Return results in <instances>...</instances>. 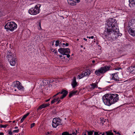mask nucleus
<instances>
[{"instance_id": "nucleus-11", "label": "nucleus", "mask_w": 135, "mask_h": 135, "mask_svg": "<svg viewBox=\"0 0 135 135\" xmlns=\"http://www.w3.org/2000/svg\"><path fill=\"white\" fill-rule=\"evenodd\" d=\"M14 87H17L19 90H24L23 87L22 86L20 82L18 81H16V83L14 86Z\"/></svg>"}, {"instance_id": "nucleus-55", "label": "nucleus", "mask_w": 135, "mask_h": 135, "mask_svg": "<svg viewBox=\"0 0 135 135\" xmlns=\"http://www.w3.org/2000/svg\"><path fill=\"white\" fill-rule=\"evenodd\" d=\"M17 128H18V127H15V129H17Z\"/></svg>"}, {"instance_id": "nucleus-30", "label": "nucleus", "mask_w": 135, "mask_h": 135, "mask_svg": "<svg viewBox=\"0 0 135 135\" xmlns=\"http://www.w3.org/2000/svg\"><path fill=\"white\" fill-rule=\"evenodd\" d=\"M35 125V123H33L32 124H31L30 127L31 128H32V127H34Z\"/></svg>"}, {"instance_id": "nucleus-37", "label": "nucleus", "mask_w": 135, "mask_h": 135, "mask_svg": "<svg viewBox=\"0 0 135 135\" xmlns=\"http://www.w3.org/2000/svg\"><path fill=\"white\" fill-rule=\"evenodd\" d=\"M2 16V12L0 11V17Z\"/></svg>"}, {"instance_id": "nucleus-51", "label": "nucleus", "mask_w": 135, "mask_h": 135, "mask_svg": "<svg viewBox=\"0 0 135 135\" xmlns=\"http://www.w3.org/2000/svg\"><path fill=\"white\" fill-rule=\"evenodd\" d=\"M57 52L56 51H55V52H54L56 54V53H57Z\"/></svg>"}, {"instance_id": "nucleus-4", "label": "nucleus", "mask_w": 135, "mask_h": 135, "mask_svg": "<svg viewBox=\"0 0 135 135\" xmlns=\"http://www.w3.org/2000/svg\"><path fill=\"white\" fill-rule=\"evenodd\" d=\"M7 54V57L10 65L12 66H15L16 63V55H13L10 51H8Z\"/></svg>"}, {"instance_id": "nucleus-63", "label": "nucleus", "mask_w": 135, "mask_h": 135, "mask_svg": "<svg viewBox=\"0 0 135 135\" xmlns=\"http://www.w3.org/2000/svg\"><path fill=\"white\" fill-rule=\"evenodd\" d=\"M69 135H72V134H69Z\"/></svg>"}, {"instance_id": "nucleus-40", "label": "nucleus", "mask_w": 135, "mask_h": 135, "mask_svg": "<svg viewBox=\"0 0 135 135\" xmlns=\"http://www.w3.org/2000/svg\"><path fill=\"white\" fill-rule=\"evenodd\" d=\"M106 134L105 133V132H103V133L102 134V135H105V134Z\"/></svg>"}, {"instance_id": "nucleus-7", "label": "nucleus", "mask_w": 135, "mask_h": 135, "mask_svg": "<svg viewBox=\"0 0 135 135\" xmlns=\"http://www.w3.org/2000/svg\"><path fill=\"white\" fill-rule=\"evenodd\" d=\"M58 51L61 54L63 55H66L68 58L70 57V55L69 54L70 52L69 49L61 48L59 49Z\"/></svg>"}, {"instance_id": "nucleus-32", "label": "nucleus", "mask_w": 135, "mask_h": 135, "mask_svg": "<svg viewBox=\"0 0 135 135\" xmlns=\"http://www.w3.org/2000/svg\"><path fill=\"white\" fill-rule=\"evenodd\" d=\"M19 129H17V130H13V132H14V133H18L19 132Z\"/></svg>"}, {"instance_id": "nucleus-48", "label": "nucleus", "mask_w": 135, "mask_h": 135, "mask_svg": "<svg viewBox=\"0 0 135 135\" xmlns=\"http://www.w3.org/2000/svg\"><path fill=\"white\" fill-rule=\"evenodd\" d=\"M83 39H84V40H85V41H87V39H86V38H83Z\"/></svg>"}, {"instance_id": "nucleus-42", "label": "nucleus", "mask_w": 135, "mask_h": 135, "mask_svg": "<svg viewBox=\"0 0 135 135\" xmlns=\"http://www.w3.org/2000/svg\"><path fill=\"white\" fill-rule=\"evenodd\" d=\"M65 45L66 46H69V44L68 43H66L65 44Z\"/></svg>"}, {"instance_id": "nucleus-5", "label": "nucleus", "mask_w": 135, "mask_h": 135, "mask_svg": "<svg viewBox=\"0 0 135 135\" xmlns=\"http://www.w3.org/2000/svg\"><path fill=\"white\" fill-rule=\"evenodd\" d=\"M110 68V66H107L101 67L98 69L96 70L95 72V73L97 75L99 76L101 74H103L109 70Z\"/></svg>"}, {"instance_id": "nucleus-39", "label": "nucleus", "mask_w": 135, "mask_h": 135, "mask_svg": "<svg viewBox=\"0 0 135 135\" xmlns=\"http://www.w3.org/2000/svg\"><path fill=\"white\" fill-rule=\"evenodd\" d=\"M50 98L49 99H48L46 100H45V102H48L50 100Z\"/></svg>"}, {"instance_id": "nucleus-43", "label": "nucleus", "mask_w": 135, "mask_h": 135, "mask_svg": "<svg viewBox=\"0 0 135 135\" xmlns=\"http://www.w3.org/2000/svg\"><path fill=\"white\" fill-rule=\"evenodd\" d=\"M59 56L60 57V58H61V57H63V56L62 55H59Z\"/></svg>"}, {"instance_id": "nucleus-19", "label": "nucleus", "mask_w": 135, "mask_h": 135, "mask_svg": "<svg viewBox=\"0 0 135 135\" xmlns=\"http://www.w3.org/2000/svg\"><path fill=\"white\" fill-rule=\"evenodd\" d=\"M77 92V91H71L69 94V97L70 98H71L72 96H73Z\"/></svg>"}, {"instance_id": "nucleus-16", "label": "nucleus", "mask_w": 135, "mask_h": 135, "mask_svg": "<svg viewBox=\"0 0 135 135\" xmlns=\"http://www.w3.org/2000/svg\"><path fill=\"white\" fill-rule=\"evenodd\" d=\"M129 6L130 7L135 6V0H129Z\"/></svg>"}, {"instance_id": "nucleus-24", "label": "nucleus", "mask_w": 135, "mask_h": 135, "mask_svg": "<svg viewBox=\"0 0 135 135\" xmlns=\"http://www.w3.org/2000/svg\"><path fill=\"white\" fill-rule=\"evenodd\" d=\"M56 44L55 45L56 47L57 46H59V40H57L55 41Z\"/></svg>"}, {"instance_id": "nucleus-10", "label": "nucleus", "mask_w": 135, "mask_h": 135, "mask_svg": "<svg viewBox=\"0 0 135 135\" xmlns=\"http://www.w3.org/2000/svg\"><path fill=\"white\" fill-rule=\"evenodd\" d=\"M90 74V71L88 70H86L85 71H83L82 74L78 76V78L80 79L84 76H89Z\"/></svg>"}, {"instance_id": "nucleus-2", "label": "nucleus", "mask_w": 135, "mask_h": 135, "mask_svg": "<svg viewBox=\"0 0 135 135\" xmlns=\"http://www.w3.org/2000/svg\"><path fill=\"white\" fill-rule=\"evenodd\" d=\"M118 96L116 94H107L103 96V100L105 105L109 106L119 100Z\"/></svg>"}, {"instance_id": "nucleus-13", "label": "nucleus", "mask_w": 135, "mask_h": 135, "mask_svg": "<svg viewBox=\"0 0 135 135\" xmlns=\"http://www.w3.org/2000/svg\"><path fill=\"white\" fill-rule=\"evenodd\" d=\"M128 32L131 35L135 36V28L130 27L128 29Z\"/></svg>"}, {"instance_id": "nucleus-62", "label": "nucleus", "mask_w": 135, "mask_h": 135, "mask_svg": "<svg viewBox=\"0 0 135 135\" xmlns=\"http://www.w3.org/2000/svg\"><path fill=\"white\" fill-rule=\"evenodd\" d=\"M133 133H135V132H133Z\"/></svg>"}, {"instance_id": "nucleus-38", "label": "nucleus", "mask_w": 135, "mask_h": 135, "mask_svg": "<svg viewBox=\"0 0 135 135\" xmlns=\"http://www.w3.org/2000/svg\"><path fill=\"white\" fill-rule=\"evenodd\" d=\"M120 69H121V68H116L115 69V70H119Z\"/></svg>"}, {"instance_id": "nucleus-34", "label": "nucleus", "mask_w": 135, "mask_h": 135, "mask_svg": "<svg viewBox=\"0 0 135 135\" xmlns=\"http://www.w3.org/2000/svg\"><path fill=\"white\" fill-rule=\"evenodd\" d=\"M24 119H25L22 117L21 120V123H22Z\"/></svg>"}, {"instance_id": "nucleus-60", "label": "nucleus", "mask_w": 135, "mask_h": 135, "mask_svg": "<svg viewBox=\"0 0 135 135\" xmlns=\"http://www.w3.org/2000/svg\"><path fill=\"white\" fill-rule=\"evenodd\" d=\"M114 132L115 133H116V131H114Z\"/></svg>"}, {"instance_id": "nucleus-23", "label": "nucleus", "mask_w": 135, "mask_h": 135, "mask_svg": "<svg viewBox=\"0 0 135 135\" xmlns=\"http://www.w3.org/2000/svg\"><path fill=\"white\" fill-rule=\"evenodd\" d=\"M112 131L105 132L106 135H113V133L111 132Z\"/></svg>"}, {"instance_id": "nucleus-1", "label": "nucleus", "mask_w": 135, "mask_h": 135, "mask_svg": "<svg viewBox=\"0 0 135 135\" xmlns=\"http://www.w3.org/2000/svg\"><path fill=\"white\" fill-rule=\"evenodd\" d=\"M106 22V29L104 32L105 36L109 35L111 34L118 36L119 31L116 19L114 18H109Z\"/></svg>"}, {"instance_id": "nucleus-47", "label": "nucleus", "mask_w": 135, "mask_h": 135, "mask_svg": "<svg viewBox=\"0 0 135 135\" xmlns=\"http://www.w3.org/2000/svg\"><path fill=\"white\" fill-rule=\"evenodd\" d=\"M62 43H61V42H60V41H59V45L61 44L62 45Z\"/></svg>"}, {"instance_id": "nucleus-21", "label": "nucleus", "mask_w": 135, "mask_h": 135, "mask_svg": "<svg viewBox=\"0 0 135 135\" xmlns=\"http://www.w3.org/2000/svg\"><path fill=\"white\" fill-rule=\"evenodd\" d=\"M91 85L92 86L91 88L93 89L98 87L97 84L96 83H92Z\"/></svg>"}, {"instance_id": "nucleus-56", "label": "nucleus", "mask_w": 135, "mask_h": 135, "mask_svg": "<svg viewBox=\"0 0 135 135\" xmlns=\"http://www.w3.org/2000/svg\"><path fill=\"white\" fill-rule=\"evenodd\" d=\"M3 67V66H2V65H0V67H1V68H2Z\"/></svg>"}, {"instance_id": "nucleus-26", "label": "nucleus", "mask_w": 135, "mask_h": 135, "mask_svg": "<svg viewBox=\"0 0 135 135\" xmlns=\"http://www.w3.org/2000/svg\"><path fill=\"white\" fill-rule=\"evenodd\" d=\"M58 97L57 98H56V99L57 100V101H58V102H57V103H60V100H59V99H60V98L59 96H60V95H58Z\"/></svg>"}, {"instance_id": "nucleus-35", "label": "nucleus", "mask_w": 135, "mask_h": 135, "mask_svg": "<svg viewBox=\"0 0 135 135\" xmlns=\"http://www.w3.org/2000/svg\"><path fill=\"white\" fill-rule=\"evenodd\" d=\"M8 133L10 135H12V131H9V132Z\"/></svg>"}, {"instance_id": "nucleus-58", "label": "nucleus", "mask_w": 135, "mask_h": 135, "mask_svg": "<svg viewBox=\"0 0 135 135\" xmlns=\"http://www.w3.org/2000/svg\"><path fill=\"white\" fill-rule=\"evenodd\" d=\"M81 47H83V46L82 45H81Z\"/></svg>"}, {"instance_id": "nucleus-36", "label": "nucleus", "mask_w": 135, "mask_h": 135, "mask_svg": "<svg viewBox=\"0 0 135 135\" xmlns=\"http://www.w3.org/2000/svg\"><path fill=\"white\" fill-rule=\"evenodd\" d=\"M72 133L73 135H76V133L75 132H73Z\"/></svg>"}, {"instance_id": "nucleus-15", "label": "nucleus", "mask_w": 135, "mask_h": 135, "mask_svg": "<svg viewBox=\"0 0 135 135\" xmlns=\"http://www.w3.org/2000/svg\"><path fill=\"white\" fill-rule=\"evenodd\" d=\"M49 105L50 104L49 103L47 104H43L39 106L38 108L37 109V110L38 111L39 109H41L42 108L46 107Z\"/></svg>"}, {"instance_id": "nucleus-14", "label": "nucleus", "mask_w": 135, "mask_h": 135, "mask_svg": "<svg viewBox=\"0 0 135 135\" xmlns=\"http://www.w3.org/2000/svg\"><path fill=\"white\" fill-rule=\"evenodd\" d=\"M71 84L73 88H74L76 86H77L78 83L76 81V78L75 77H73Z\"/></svg>"}, {"instance_id": "nucleus-61", "label": "nucleus", "mask_w": 135, "mask_h": 135, "mask_svg": "<svg viewBox=\"0 0 135 135\" xmlns=\"http://www.w3.org/2000/svg\"><path fill=\"white\" fill-rule=\"evenodd\" d=\"M16 90H16V89H15V91H16Z\"/></svg>"}, {"instance_id": "nucleus-3", "label": "nucleus", "mask_w": 135, "mask_h": 135, "mask_svg": "<svg viewBox=\"0 0 135 135\" xmlns=\"http://www.w3.org/2000/svg\"><path fill=\"white\" fill-rule=\"evenodd\" d=\"M17 27V25L14 22H8L4 26L5 28L7 30V31H13L16 29Z\"/></svg>"}, {"instance_id": "nucleus-27", "label": "nucleus", "mask_w": 135, "mask_h": 135, "mask_svg": "<svg viewBox=\"0 0 135 135\" xmlns=\"http://www.w3.org/2000/svg\"><path fill=\"white\" fill-rule=\"evenodd\" d=\"M57 101L56 98H54V99L51 101V103L52 104L56 102Z\"/></svg>"}, {"instance_id": "nucleus-9", "label": "nucleus", "mask_w": 135, "mask_h": 135, "mask_svg": "<svg viewBox=\"0 0 135 135\" xmlns=\"http://www.w3.org/2000/svg\"><path fill=\"white\" fill-rule=\"evenodd\" d=\"M61 124V120L59 118H55L53 119L52 123L53 127L56 128L58 126Z\"/></svg>"}, {"instance_id": "nucleus-46", "label": "nucleus", "mask_w": 135, "mask_h": 135, "mask_svg": "<svg viewBox=\"0 0 135 135\" xmlns=\"http://www.w3.org/2000/svg\"><path fill=\"white\" fill-rule=\"evenodd\" d=\"M94 135H99L98 133H94Z\"/></svg>"}, {"instance_id": "nucleus-17", "label": "nucleus", "mask_w": 135, "mask_h": 135, "mask_svg": "<svg viewBox=\"0 0 135 135\" xmlns=\"http://www.w3.org/2000/svg\"><path fill=\"white\" fill-rule=\"evenodd\" d=\"M128 70H129V71H130L131 73L132 74L135 73V68L134 66H132L129 67Z\"/></svg>"}, {"instance_id": "nucleus-18", "label": "nucleus", "mask_w": 135, "mask_h": 135, "mask_svg": "<svg viewBox=\"0 0 135 135\" xmlns=\"http://www.w3.org/2000/svg\"><path fill=\"white\" fill-rule=\"evenodd\" d=\"M69 4L74 6L76 4V2L73 0H67Z\"/></svg>"}, {"instance_id": "nucleus-22", "label": "nucleus", "mask_w": 135, "mask_h": 135, "mask_svg": "<svg viewBox=\"0 0 135 135\" xmlns=\"http://www.w3.org/2000/svg\"><path fill=\"white\" fill-rule=\"evenodd\" d=\"M86 132L87 133L88 135H93L94 131H86Z\"/></svg>"}, {"instance_id": "nucleus-41", "label": "nucleus", "mask_w": 135, "mask_h": 135, "mask_svg": "<svg viewBox=\"0 0 135 135\" xmlns=\"http://www.w3.org/2000/svg\"><path fill=\"white\" fill-rule=\"evenodd\" d=\"M86 131L85 132H84L83 133V134L84 135H86Z\"/></svg>"}, {"instance_id": "nucleus-53", "label": "nucleus", "mask_w": 135, "mask_h": 135, "mask_svg": "<svg viewBox=\"0 0 135 135\" xmlns=\"http://www.w3.org/2000/svg\"><path fill=\"white\" fill-rule=\"evenodd\" d=\"M117 134H119V135H121V134H120V133H119L118 132L117 133Z\"/></svg>"}, {"instance_id": "nucleus-57", "label": "nucleus", "mask_w": 135, "mask_h": 135, "mask_svg": "<svg viewBox=\"0 0 135 135\" xmlns=\"http://www.w3.org/2000/svg\"><path fill=\"white\" fill-rule=\"evenodd\" d=\"M15 120H14V121H13V123H15Z\"/></svg>"}, {"instance_id": "nucleus-50", "label": "nucleus", "mask_w": 135, "mask_h": 135, "mask_svg": "<svg viewBox=\"0 0 135 135\" xmlns=\"http://www.w3.org/2000/svg\"><path fill=\"white\" fill-rule=\"evenodd\" d=\"M62 45L63 47H64V45H65V43H63L62 44Z\"/></svg>"}, {"instance_id": "nucleus-52", "label": "nucleus", "mask_w": 135, "mask_h": 135, "mask_svg": "<svg viewBox=\"0 0 135 135\" xmlns=\"http://www.w3.org/2000/svg\"><path fill=\"white\" fill-rule=\"evenodd\" d=\"M49 134V133L48 132H47L46 133V135H47V134Z\"/></svg>"}, {"instance_id": "nucleus-31", "label": "nucleus", "mask_w": 135, "mask_h": 135, "mask_svg": "<svg viewBox=\"0 0 135 135\" xmlns=\"http://www.w3.org/2000/svg\"><path fill=\"white\" fill-rule=\"evenodd\" d=\"M95 133H98L99 135H100V134H102V132H99V131L98 132H94V134Z\"/></svg>"}, {"instance_id": "nucleus-12", "label": "nucleus", "mask_w": 135, "mask_h": 135, "mask_svg": "<svg viewBox=\"0 0 135 135\" xmlns=\"http://www.w3.org/2000/svg\"><path fill=\"white\" fill-rule=\"evenodd\" d=\"M118 73L113 74H112V79L113 80L116 81H119V78L118 76Z\"/></svg>"}, {"instance_id": "nucleus-64", "label": "nucleus", "mask_w": 135, "mask_h": 135, "mask_svg": "<svg viewBox=\"0 0 135 135\" xmlns=\"http://www.w3.org/2000/svg\"><path fill=\"white\" fill-rule=\"evenodd\" d=\"M115 37H117V36H115Z\"/></svg>"}, {"instance_id": "nucleus-8", "label": "nucleus", "mask_w": 135, "mask_h": 135, "mask_svg": "<svg viewBox=\"0 0 135 135\" xmlns=\"http://www.w3.org/2000/svg\"><path fill=\"white\" fill-rule=\"evenodd\" d=\"M68 93V91L64 89H62L61 91H60L57 93L56 94L54 95L53 97H55L57 95H60V94H62L60 97V99H62L65 97Z\"/></svg>"}, {"instance_id": "nucleus-25", "label": "nucleus", "mask_w": 135, "mask_h": 135, "mask_svg": "<svg viewBox=\"0 0 135 135\" xmlns=\"http://www.w3.org/2000/svg\"><path fill=\"white\" fill-rule=\"evenodd\" d=\"M30 113H28L26 114L25 115L22 117L23 118L25 119L27 116L30 114Z\"/></svg>"}, {"instance_id": "nucleus-59", "label": "nucleus", "mask_w": 135, "mask_h": 135, "mask_svg": "<svg viewBox=\"0 0 135 135\" xmlns=\"http://www.w3.org/2000/svg\"><path fill=\"white\" fill-rule=\"evenodd\" d=\"M39 25H40V26L41 27V24H40V23Z\"/></svg>"}, {"instance_id": "nucleus-33", "label": "nucleus", "mask_w": 135, "mask_h": 135, "mask_svg": "<svg viewBox=\"0 0 135 135\" xmlns=\"http://www.w3.org/2000/svg\"><path fill=\"white\" fill-rule=\"evenodd\" d=\"M94 36H92L91 37H88V36H87V38H88L89 39L91 38V39H93L94 38Z\"/></svg>"}, {"instance_id": "nucleus-6", "label": "nucleus", "mask_w": 135, "mask_h": 135, "mask_svg": "<svg viewBox=\"0 0 135 135\" xmlns=\"http://www.w3.org/2000/svg\"><path fill=\"white\" fill-rule=\"evenodd\" d=\"M41 5L39 4L36 5L34 8H32L28 10V13L31 15H36L39 13L40 8Z\"/></svg>"}, {"instance_id": "nucleus-20", "label": "nucleus", "mask_w": 135, "mask_h": 135, "mask_svg": "<svg viewBox=\"0 0 135 135\" xmlns=\"http://www.w3.org/2000/svg\"><path fill=\"white\" fill-rule=\"evenodd\" d=\"M40 81L42 82V86H45L48 83V81L46 80H41Z\"/></svg>"}, {"instance_id": "nucleus-44", "label": "nucleus", "mask_w": 135, "mask_h": 135, "mask_svg": "<svg viewBox=\"0 0 135 135\" xmlns=\"http://www.w3.org/2000/svg\"><path fill=\"white\" fill-rule=\"evenodd\" d=\"M53 80H50V81H49L50 83H52L53 81Z\"/></svg>"}, {"instance_id": "nucleus-45", "label": "nucleus", "mask_w": 135, "mask_h": 135, "mask_svg": "<svg viewBox=\"0 0 135 135\" xmlns=\"http://www.w3.org/2000/svg\"><path fill=\"white\" fill-rule=\"evenodd\" d=\"M4 135V134L3 133H2V132H1L0 133V135Z\"/></svg>"}, {"instance_id": "nucleus-29", "label": "nucleus", "mask_w": 135, "mask_h": 135, "mask_svg": "<svg viewBox=\"0 0 135 135\" xmlns=\"http://www.w3.org/2000/svg\"><path fill=\"white\" fill-rule=\"evenodd\" d=\"M62 135H69V133L67 132H64L62 134Z\"/></svg>"}, {"instance_id": "nucleus-49", "label": "nucleus", "mask_w": 135, "mask_h": 135, "mask_svg": "<svg viewBox=\"0 0 135 135\" xmlns=\"http://www.w3.org/2000/svg\"><path fill=\"white\" fill-rule=\"evenodd\" d=\"M95 62V60H93L92 61V62H93V63H94Z\"/></svg>"}, {"instance_id": "nucleus-54", "label": "nucleus", "mask_w": 135, "mask_h": 135, "mask_svg": "<svg viewBox=\"0 0 135 135\" xmlns=\"http://www.w3.org/2000/svg\"><path fill=\"white\" fill-rule=\"evenodd\" d=\"M76 133H76V134H78V132L77 131V130L76 131Z\"/></svg>"}, {"instance_id": "nucleus-28", "label": "nucleus", "mask_w": 135, "mask_h": 135, "mask_svg": "<svg viewBox=\"0 0 135 135\" xmlns=\"http://www.w3.org/2000/svg\"><path fill=\"white\" fill-rule=\"evenodd\" d=\"M8 126L7 125H3L2 124H0V127L1 128H6Z\"/></svg>"}]
</instances>
